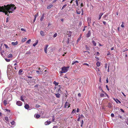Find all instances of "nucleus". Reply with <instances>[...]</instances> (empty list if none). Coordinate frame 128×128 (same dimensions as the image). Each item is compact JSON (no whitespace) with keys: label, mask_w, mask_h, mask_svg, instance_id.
<instances>
[{"label":"nucleus","mask_w":128,"mask_h":128,"mask_svg":"<svg viewBox=\"0 0 128 128\" xmlns=\"http://www.w3.org/2000/svg\"><path fill=\"white\" fill-rule=\"evenodd\" d=\"M16 8L14 4H8L6 6L4 5V6H0V12L4 13L6 15L7 14L8 16L9 15L8 14V12L9 13H12L13 11L16 9Z\"/></svg>","instance_id":"nucleus-1"},{"label":"nucleus","mask_w":128,"mask_h":128,"mask_svg":"<svg viewBox=\"0 0 128 128\" xmlns=\"http://www.w3.org/2000/svg\"><path fill=\"white\" fill-rule=\"evenodd\" d=\"M69 66H64L62 68V71H60V72L61 73H66L68 71L69 68Z\"/></svg>","instance_id":"nucleus-2"},{"label":"nucleus","mask_w":128,"mask_h":128,"mask_svg":"<svg viewBox=\"0 0 128 128\" xmlns=\"http://www.w3.org/2000/svg\"><path fill=\"white\" fill-rule=\"evenodd\" d=\"M8 95L9 97H10V100H12V95L9 94L8 95V94L7 93V94H4V97H3V99H7V100H8V98H6V97Z\"/></svg>","instance_id":"nucleus-3"},{"label":"nucleus","mask_w":128,"mask_h":128,"mask_svg":"<svg viewBox=\"0 0 128 128\" xmlns=\"http://www.w3.org/2000/svg\"><path fill=\"white\" fill-rule=\"evenodd\" d=\"M12 56H7L6 58L4 57V58L6 62H8L12 60Z\"/></svg>","instance_id":"nucleus-4"},{"label":"nucleus","mask_w":128,"mask_h":128,"mask_svg":"<svg viewBox=\"0 0 128 128\" xmlns=\"http://www.w3.org/2000/svg\"><path fill=\"white\" fill-rule=\"evenodd\" d=\"M7 68L8 69L7 71V73L8 74L10 72L11 70L10 68H11L12 66L10 65H8Z\"/></svg>","instance_id":"nucleus-5"},{"label":"nucleus","mask_w":128,"mask_h":128,"mask_svg":"<svg viewBox=\"0 0 128 128\" xmlns=\"http://www.w3.org/2000/svg\"><path fill=\"white\" fill-rule=\"evenodd\" d=\"M22 102L20 101H18L16 102V104L18 106H21L22 105Z\"/></svg>","instance_id":"nucleus-6"},{"label":"nucleus","mask_w":128,"mask_h":128,"mask_svg":"<svg viewBox=\"0 0 128 128\" xmlns=\"http://www.w3.org/2000/svg\"><path fill=\"white\" fill-rule=\"evenodd\" d=\"M70 104H69V102H66L64 106V108H66L67 107L68 108H69L70 107Z\"/></svg>","instance_id":"nucleus-7"},{"label":"nucleus","mask_w":128,"mask_h":128,"mask_svg":"<svg viewBox=\"0 0 128 128\" xmlns=\"http://www.w3.org/2000/svg\"><path fill=\"white\" fill-rule=\"evenodd\" d=\"M91 33L90 31H88V33L86 34V36L87 38L89 37L91 35Z\"/></svg>","instance_id":"nucleus-8"},{"label":"nucleus","mask_w":128,"mask_h":128,"mask_svg":"<svg viewBox=\"0 0 128 128\" xmlns=\"http://www.w3.org/2000/svg\"><path fill=\"white\" fill-rule=\"evenodd\" d=\"M84 54L85 56H89L90 55V52L88 51H85L84 52Z\"/></svg>","instance_id":"nucleus-9"},{"label":"nucleus","mask_w":128,"mask_h":128,"mask_svg":"<svg viewBox=\"0 0 128 128\" xmlns=\"http://www.w3.org/2000/svg\"><path fill=\"white\" fill-rule=\"evenodd\" d=\"M51 122L50 121H47L46 122L44 123V124L46 125H47L50 124Z\"/></svg>","instance_id":"nucleus-10"},{"label":"nucleus","mask_w":128,"mask_h":128,"mask_svg":"<svg viewBox=\"0 0 128 128\" xmlns=\"http://www.w3.org/2000/svg\"><path fill=\"white\" fill-rule=\"evenodd\" d=\"M48 44H46V47L44 48V51L45 53H47V48H48Z\"/></svg>","instance_id":"nucleus-11"},{"label":"nucleus","mask_w":128,"mask_h":128,"mask_svg":"<svg viewBox=\"0 0 128 128\" xmlns=\"http://www.w3.org/2000/svg\"><path fill=\"white\" fill-rule=\"evenodd\" d=\"M53 6L52 4H50L47 6V8L48 9L50 8Z\"/></svg>","instance_id":"nucleus-12"},{"label":"nucleus","mask_w":128,"mask_h":128,"mask_svg":"<svg viewBox=\"0 0 128 128\" xmlns=\"http://www.w3.org/2000/svg\"><path fill=\"white\" fill-rule=\"evenodd\" d=\"M34 116L36 118H38L40 117V116L38 114H35Z\"/></svg>","instance_id":"nucleus-13"},{"label":"nucleus","mask_w":128,"mask_h":128,"mask_svg":"<svg viewBox=\"0 0 128 128\" xmlns=\"http://www.w3.org/2000/svg\"><path fill=\"white\" fill-rule=\"evenodd\" d=\"M55 94L56 97L57 98H59L60 96V94L59 93Z\"/></svg>","instance_id":"nucleus-14"},{"label":"nucleus","mask_w":128,"mask_h":128,"mask_svg":"<svg viewBox=\"0 0 128 128\" xmlns=\"http://www.w3.org/2000/svg\"><path fill=\"white\" fill-rule=\"evenodd\" d=\"M29 106L28 104H26L24 106V108L26 109H28L29 108Z\"/></svg>","instance_id":"nucleus-15"},{"label":"nucleus","mask_w":128,"mask_h":128,"mask_svg":"<svg viewBox=\"0 0 128 128\" xmlns=\"http://www.w3.org/2000/svg\"><path fill=\"white\" fill-rule=\"evenodd\" d=\"M40 34L42 36H44L45 35L44 32L42 31H41L40 32Z\"/></svg>","instance_id":"nucleus-16"},{"label":"nucleus","mask_w":128,"mask_h":128,"mask_svg":"<svg viewBox=\"0 0 128 128\" xmlns=\"http://www.w3.org/2000/svg\"><path fill=\"white\" fill-rule=\"evenodd\" d=\"M81 10H79V9H78L76 10V13L78 14H80L81 12Z\"/></svg>","instance_id":"nucleus-17"},{"label":"nucleus","mask_w":128,"mask_h":128,"mask_svg":"<svg viewBox=\"0 0 128 128\" xmlns=\"http://www.w3.org/2000/svg\"><path fill=\"white\" fill-rule=\"evenodd\" d=\"M38 16V13H37V14H35L34 15V22L36 20V18Z\"/></svg>","instance_id":"nucleus-18"},{"label":"nucleus","mask_w":128,"mask_h":128,"mask_svg":"<svg viewBox=\"0 0 128 128\" xmlns=\"http://www.w3.org/2000/svg\"><path fill=\"white\" fill-rule=\"evenodd\" d=\"M104 13L102 12L99 15V18L98 20H100L103 14Z\"/></svg>","instance_id":"nucleus-19"},{"label":"nucleus","mask_w":128,"mask_h":128,"mask_svg":"<svg viewBox=\"0 0 128 128\" xmlns=\"http://www.w3.org/2000/svg\"><path fill=\"white\" fill-rule=\"evenodd\" d=\"M78 117H79L80 118L82 119H83L84 118V116H83L82 114H81L80 115L79 114L78 115Z\"/></svg>","instance_id":"nucleus-20"},{"label":"nucleus","mask_w":128,"mask_h":128,"mask_svg":"<svg viewBox=\"0 0 128 128\" xmlns=\"http://www.w3.org/2000/svg\"><path fill=\"white\" fill-rule=\"evenodd\" d=\"M18 44V42H12V45L15 46L17 45Z\"/></svg>","instance_id":"nucleus-21"},{"label":"nucleus","mask_w":128,"mask_h":128,"mask_svg":"<svg viewBox=\"0 0 128 128\" xmlns=\"http://www.w3.org/2000/svg\"><path fill=\"white\" fill-rule=\"evenodd\" d=\"M67 32L69 34H68V36L69 37H70L71 36V34L72 33V32L71 31H70L68 32Z\"/></svg>","instance_id":"nucleus-22"},{"label":"nucleus","mask_w":128,"mask_h":128,"mask_svg":"<svg viewBox=\"0 0 128 128\" xmlns=\"http://www.w3.org/2000/svg\"><path fill=\"white\" fill-rule=\"evenodd\" d=\"M79 62L78 61H76L74 62H73L72 63V65H74V64H76V63H78Z\"/></svg>","instance_id":"nucleus-23"},{"label":"nucleus","mask_w":128,"mask_h":128,"mask_svg":"<svg viewBox=\"0 0 128 128\" xmlns=\"http://www.w3.org/2000/svg\"><path fill=\"white\" fill-rule=\"evenodd\" d=\"M96 65L98 67H99L100 65V62H98L96 63Z\"/></svg>","instance_id":"nucleus-24"},{"label":"nucleus","mask_w":128,"mask_h":128,"mask_svg":"<svg viewBox=\"0 0 128 128\" xmlns=\"http://www.w3.org/2000/svg\"><path fill=\"white\" fill-rule=\"evenodd\" d=\"M3 103L5 106H6L7 104V102L6 100H4Z\"/></svg>","instance_id":"nucleus-25"},{"label":"nucleus","mask_w":128,"mask_h":128,"mask_svg":"<svg viewBox=\"0 0 128 128\" xmlns=\"http://www.w3.org/2000/svg\"><path fill=\"white\" fill-rule=\"evenodd\" d=\"M44 18V14H43L40 17V20L41 21L43 20Z\"/></svg>","instance_id":"nucleus-26"},{"label":"nucleus","mask_w":128,"mask_h":128,"mask_svg":"<svg viewBox=\"0 0 128 128\" xmlns=\"http://www.w3.org/2000/svg\"><path fill=\"white\" fill-rule=\"evenodd\" d=\"M24 96H20V100L24 102V100L23 99V98H24Z\"/></svg>","instance_id":"nucleus-27"},{"label":"nucleus","mask_w":128,"mask_h":128,"mask_svg":"<svg viewBox=\"0 0 128 128\" xmlns=\"http://www.w3.org/2000/svg\"><path fill=\"white\" fill-rule=\"evenodd\" d=\"M92 43L94 46H96V43L95 42V41H94V40H92Z\"/></svg>","instance_id":"nucleus-28"},{"label":"nucleus","mask_w":128,"mask_h":128,"mask_svg":"<svg viewBox=\"0 0 128 128\" xmlns=\"http://www.w3.org/2000/svg\"><path fill=\"white\" fill-rule=\"evenodd\" d=\"M81 34L80 35V36L78 39V40H77V42H78L81 40Z\"/></svg>","instance_id":"nucleus-29"},{"label":"nucleus","mask_w":128,"mask_h":128,"mask_svg":"<svg viewBox=\"0 0 128 128\" xmlns=\"http://www.w3.org/2000/svg\"><path fill=\"white\" fill-rule=\"evenodd\" d=\"M4 45L5 46V48H6L8 49H9V47H8V46L7 44H4Z\"/></svg>","instance_id":"nucleus-30"},{"label":"nucleus","mask_w":128,"mask_h":128,"mask_svg":"<svg viewBox=\"0 0 128 128\" xmlns=\"http://www.w3.org/2000/svg\"><path fill=\"white\" fill-rule=\"evenodd\" d=\"M122 24L121 26L122 28H124V22H122Z\"/></svg>","instance_id":"nucleus-31"},{"label":"nucleus","mask_w":128,"mask_h":128,"mask_svg":"<svg viewBox=\"0 0 128 128\" xmlns=\"http://www.w3.org/2000/svg\"><path fill=\"white\" fill-rule=\"evenodd\" d=\"M12 125H14L15 124V122L14 121H12V122H10Z\"/></svg>","instance_id":"nucleus-32"},{"label":"nucleus","mask_w":128,"mask_h":128,"mask_svg":"<svg viewBox=\"0 0 128 128\" xmlns=\"http://www.w3.org/2000/svg\"><path fill=\"white\" fill-rule=\"evenodd\" d=\"M83 123H84L83 120H82V121L81 122V126L82 127Z\"/></svg>","instance_id":"nucleus-33"},{"label":"nucleus","mask_w":128,"mask_h":128,"mask_svg":"<svg viewBox=\"0 0 128 128\" xmlns=\"http://www.w3.org/2000/svg\"><path fill=\"white\" fill-rule=\"evenodd\" d=\"M108 14H106L103 17L104 18V19L105 20H106L105 18L106 17L108 16Z\"/></svg>","instance_id":"nucleus-34"},{"label":"nucleus","mask_w":128,"mask_h":128,"mask_svg":"<svg viewBox=\"0 0 128 128\" xmlns=\"http://www.w3.org/2000/svg\"><path fill=\"white\" fill-rule=\"evenodd\" d=\"M108 106L109 108H111L112 107V106L110 103H108Z\"/></svg>","instance_id":"nucleus-35"},{"label":"nucleus","mask_w":128,"mask_h":128,"mask_svg":"<svg viewBox=\"0 0 128 128\" xmlns=\"http://www.w3.org/2000/svg\"><path fill=\"white\" fill-rule=\"evenodd\" d=\"M31 42V40L29 39L26 42V43L28 44H29L30 42Z\"/></svg>","instance_id":"nucleus-36"},{"label":"nucleus","mask_w":128,"mask_h":128,"mask_svg":"<svg viewBox=\"0 0 128 128\" xmlns=\"http://www.w3.org/2000/svg\"><path fill=\"white\" fill-rule=\"evenodd\" d=\"M57 33H55V34H54V35L53 36V37L54 38L56 37L57 36Z\"/></svg>","instance_id":"nucleus-37"},{"label":"nucleus","mask_w":128,"mask_h":128,"mask_svg":"<svg viewBox=\"0 0 128 128\" xmlns=\"http://www.w3.org/2000/svg\"><path fill=\"white\" fill-rule=\"evenodd\" d=\"M22 72V69H20L19 72H18L19 74H21Z\"/></svg>","instance_id":"nucleus-38"},{"label":"nucleus","mask_w":128,"mask_h":128,"mask_svg":"<svg viewBox=\"0 0 128 128\" xmlns=\"http://www.w3.org/2000/svg\"><path fill=\"white\" fill-rule=\"evenodd\" d=\"M53 83L54 84L56 85H57L58 84V83L56 82L55 81H54V82Z\"/></svg>","instance_id":"nucleus-39"},{"label":"nucleus","mask_w":128,"mask_h":128,"mask_svg":"<svg viewBox=\"0 0 128 128\" xmlns=\"http://www.w3.org/2000/svg\"><path fill=\"white\" fill-rule=\"evenodd\" d=\"M26 40V38H24L22 40V41L23 42H24Z\"/></svg>","instance_id":"nucleus-40"},{"label":"nucleus","mask_w":128,"mask_h":128,"mask_svg":"<svg viewBox=\"0 0 128 128\" xmlns=\"http://www.w3.org/2000/svg\"><path fill=\"white\" fill-rule=\"evenodd\" d=\"M67 6V4H66L64 5L62 7V9H64V8L66 6Z\"/></svg>","instance_id":"nucleus-41"},{"label":"nucleus","mask_w":128,"mask_h":128,"mask_svg":"<svg viewBox=\"0 0 128 128\" xmlns=\"http://www.w3.org/2000/svg\"><path fill=\"white\" fill-rule=\"evenodd\" d=\"M76 112V110L75 109H74L73 110L72 112V114H74V113L75 112Z\"/></svg>","instance_id":"nucleus-42"},{"label":"nucleus","mask_w":128,"mask_h":128,"mask_svg":"<svg viewBox=\"0 0 128 128\" xmlns=\"http://www.w3.org/2000/svg\"><path fill=\"white\" fill-rule=\"evenodd\" d=\"M5 119L6 121H8V118L7 117H5Z\"/></svg>","instance_id":"nucleus-43"},{"label":"nucleus","mask_w":128,"mask_h":128,"mask_svg":"<svg viewBox=\"0 0 128 128\" xmlns=\"http://www.w3.org/2000/svg\"><path fill=\"white\" fill-rule=\"evenodd\" d=\"M5 112H9L10 111V110L8 109H5Z\"/></svg>","instance_id":"nucleus-44"},{"label":"nucleus","mask_w":128,"mask_h":128,"mask_svg":"<svg viewBox=\"0 0 128 128\" xmlns=\"http://www.w3.org/2000/svg\"><path fill=\"white\" fill-rule=\"evenodd\" d=\"M104 94H100V96L101 97H104Z\"/></svg>","instance_id":"nucleus-45"},{"label":"nucleus","mask_w":128,"mask_h":128,"mask_svg":"<svg viewBox=\"0 0 128 128\" xmlns=\"http://www.w3.org/2000/svg\"><path fill=\"white\" fill-rule=\"evenodd\" d=\"M76 5L77 6H78V0H76Z\"/></svg>","instance_id":"nucleus-46"},{"label":"nucleus","mask_w":128,"mask_h":128,"mask_svg":"<svg viewBox=\"0 0 128 128\" xmlns=\"http://www.w3.org/2000/svg\"><path fill=\"white\" fill-rule=\"evenodd\" d=\"M58 92L59 93H61V90H60V88H59L58 89Z\"/></svg>","instance_id":"nucleus-47"},{"label":"nucleus","mask_w":128,"mask_h":128,"mask_svg":"<svg viewBox=\"0 0 128 128\" xmlns=\"http://www.w3.org/2000/svg\"><path fill=\"white\" fill-rule=\"evenodd\" d=\"M38 70H40V72H43V70H41V68H38Z\"/></svg>","instance_id":"nucleus-48"},{"label":"nucleus","mask_w":128,"mask_h":128,"mask_svg":"<svg viewBox=\"0 0 128 128\" xmlns=\"http://www.w3.org/2000/svg\"><path fill=\"white\" fill-rule=\"evenodd\" d=\"M111 116L112 117H113L114 116V114L112 113L111 114Z\"/></svg>","instance_id":"nucleus-49"},{"label":"nucleus","mask_w":128,"mask_h":128,"mask_svg":"<svg viewBox=\"0 0 128 128\" xmlns=\"http://www.w3.org/2000/svg\"><path fill=\"white\" fill-rule=\"evenodd\" d=\"M95 58H96V61H98L99 60V59L98 57H96V56Z\"/></svg>","instance_id":"nucleus-50"},{"label":"nucleus","mask_w":128,"mask_h":128,"mask_svg":"<svg viewBox=\"0 0 128 128\" xmlns=\"http://www.w3.org/2000/svg\"><path fill=\"white\" fill-rule=\"evenodd\" d=\"M14 69L15 70H17V69H18V66H15V67H14Z\"/></svg>","instance_id":"nucleus-51"},{"label":"nucleus","mask_w":128,"mask_h":128,"mask_svg":"<svg viewBox=\"0 0 128 128\" xmlns=\"http://www.w3.org/2000/svg\"><path fill=\"white\" fill-rule=\"evenodd\" d=\"M106 89H107V90H109L108 88V86L107 85H106Z\"/></svg>","instance_id":"nucleus-52"},{"label":"nucleus","mask_w":128,"mask_h":128,"mask_svg":"<svg viewBox=\"0 0 128 128\" xmlns=\"http://www.w3.org/2000/svg\"><path fill=\"white\" fill-rule=\"evenodd\" d=\"M53 128H58V127L57 126H54Z\"/></svg>","instance_id":"nucleus-53"},{"label":"nucleus","mask_w":128,"mask_h":128,"mask_svg":"<svg viewBox=\"0 0 128 128\" xmlns=\"http://www.w3.org/2000/svg\"><path fill=\"white\" fill-rule=\"evenodd\" d=\"M80 6L81 7H83L84 6L83 4L82 3L80 4Z\"/></svg>","instance_id":"nucleus-54"},{"label":"nucleus","mask_w":128,"mask_h":128,"mask_svg":"<svg viewBox=\"0 0 128 128\" xmlns=\"http://www.w3.org/2000/svg\"><path fill=\"white\" fill-rule=\"evenodd\" d=\"M55 119L54 117H53L52 118V121L54 122V121Z\"/></svg>","instance_id":"nucleus-55"},{"label":"nucleus","mask_w":128,"mask_h":128,"mask_svg":"<svg viewBox=\"0 0 128 128\" xmlns=\"http://www.w3.org/2000/svg\"><path fill=\"white\" fill-rule=\"evenodd\" d=\"M21 30L22 31H26V30L23 28H21Z\"/></svg>","instance_id":"nucleus-56"},{"label":"nucleus","mask_w":128,"mask_h":128,"mask_svg":"<svg viewBox=\"0 0 128 128\" xmlns=\"http://www.w3.org/2000/svg\"><path fill=\"white\" fill-rule=\"evenodd\" d=\"M83 64V65H86V66H89V65L88 64H87V63H84V64Z\"/></svg>","instance_id":"nucleus-57"},{"label":"nucleus","mask_w":128,"mask_h":128,"mask_svg":"<svg viewBox=\"0 0 128 128\" xmlns=\"http://www.w3.org/2000/svg\"><path fill=\"white\" fill-rule=\"evenodd\" d=\"M98 88L99 89H100H100H101L102 90V91L103 92V91L102 90V88H101V86H100L99 87H98Z\"/></svg>","instance_id":"nucleus-58"},{"label":"nucleus","mask_w":128,"mask_h":128,"mask_svg":"<svg viewBox=\"0 0 128 128\" xmlns=\"http://www.w3.org/2000/svg\"><path fill=\"white\" fill-rule=\"evenodd\" d=\"M8 17L6 18V22H8Z\"/></svg>","instance_id":"nucleus-59"},{"label":"nucleus","mask_w":128,"mask_h":128,"mask_svg":"<svg viewBox=\"0 0 128 128\" xmlns=\"http://www.w3.org/2000/svg\"><path fill=\"white\" fill-rule=\"evenodd\" d=\"M38 40H36V43H35V44H36H36H38Z\"/></svg>","instance_id":"nucleus-60"},{"label":"nucleus","mask_w":128,"mask_h":128,"mask_svg":"<svg viewBox=\"0 0 128 128\" xmlns=\"http://www.w3.org/2000/svg\"><path fill=\"white\" fill-rule=\"evenodd\" d=\"M38 40H36V43H35V44H36H36H38Z\"/></svg>","instance_id":"nucleus-61"},{"label":"nucleus","mask_w":128,"mask_h":128,"mask_svg":"<svg viewBox=\"0 0 128 128\" xmlns=\"http://www.w3.org/2000/svg\"><path fill=\"white\" fill-rule=\"evenodd\" d=\"M79 111H80V110L79 109V108H77V110H76V112H79Z\"/></svg>","instance_id":"nucleus-62"},{"label":"nucleus","mask_w":128,"mask_h":128,"mask_svg":"<svg viewBox=\"0 0 128 128\" xmlns=\"http://www.w3.org/2000/svg\"><path fill=\"white\" fill-rule=\"evenodd\" d=\"M78 96L79 97H80L81 96V94L80 93H78Z\"/></svg>","instance_id":"nucleus-63"},{"label":"nucleus","mask_w":128,"mask_h":128,"mask_svg":"<svg viewBox=\"0 0 128 128\" xmlns=\"http://www.w3.org/2000/svg\"><path fill=\"white\" fill-rule=\"evenodd\" d=\"M120 110L123 112H124V110L122 109H120Z\"/></svg>","instance_id":"nucleus-64"}]
</instances>
